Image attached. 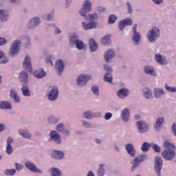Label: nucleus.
I'll return each instance as SVG.
<instances>
[{
	"instance_id": "1",
	"label": "nucleus",
	"mask_w": 176,
	"mask_h": 176,
	"mask_svg": "<svg viewBox=\"0 0 176 176\" xmlns=\"http://www.w3.org/2000/svg\"><path fill=\"white\" fill-rule=\"evenodd\" d=\"M164 147L168 149L164 150L162 153V157L166 159V160H171L175 156V152L171 149H175V146L174 144L170 142V141L166 140L164 143Z\"/></svg>"
},
{
	"instance_id": "2",
	"label": "nucleus",
	"mask_w": 176,
	"mask_h": 176,
	"mask_svg": "<svg viewBox=\"0 0 176 176\" xmlns=\"http://www.w3.org/2000/svg\"><path fill=\"white\" fill-rule=\"evenodd\" d=\"M98 19V15L97 14H89L87 16V20L88 21H91L90 23H82V27L84 30H91L93 28H97V22H94V20H97Z\"/></svg>"
},
{
	"instance_id": "3",
	"label": "nucleus",
	"mask_w": 176,
	"mask_h": 176,
	"mask_svg": "<svg viewBox=\"0 0 176 176\" xmlns=\"http://www.w3.org/2000/svg\"><path fill=\"white\" fill-rule=\"evenodd\" d=\"M91 10V2L88 0L85 1L83 3L82 8L80 10V14L85 17L86 16V13H89Z\"/></svg>"
},
{
	"instance_id": "4",
	"label": "nucleus",
	"mask_w": 176,
	"mask_h": 176,
	"mask_svg": "<svg viewBox=\"0 0 176 176\" xmlns=\"http://www.w3.org/2000/svg\"><path fill=\"white\" fill-rule=\"evenodd\" d=\"M21 42L19 40L14 41L12 43L11 48L10 50V56H16L17 53H19V50H20V45Z\"/></svg>"
},
{
	"instance_id": "5",
	"label": "nucleus",
	"mask_w": 176,
	"mask_h": 176,
	"mask_svg": "<svg viewBox=\"0 0 176 176\" xmlns=\"http://www.w3.org/2000/svg\"><path fill=\"white\" fill-rule=\"evenodd\" d=\"M144 160H146V155H140L137 156L133 160V165L132 166L131 170L134 171L137 167L140 165V163H142Z\"/></svg>"
},
{
	"instance_id": "6",
	"label": "nucleus",
	"mask_w": 176,
	"mask_h": 176,
	"mask_svg": "<svg viewBox=\"0 0 176 176\" xmlns=\"http://www.w3.org/2000/svg\"><path fill=\"white\" fill-rule=\"evenodd\" d=\"M155 171L158 176H161L160 170L163 168V160L160 157H155Z\"/></svg>"
},
{
	"instance_id": "7",
	"label": "nucleus",
	"mask_w": 176,
	"mask_h": 176,
	"mask_svg": "<svg viewBox=\"0 0 176 176\" xmlns=\"http://www.w3.org/2000/svg\"><path fill=\"white\" fill-rule=\"evenodd\" d=\"M90 79H91V77H90V76L82 74L79 76L77 79V85L78 86H85V85H86V83H87V82L90 80Z\"/></svg>"
},
{
	"instance_id": "8",
	"label": "nucleus",
	"mask_w": 176,
	"mask_h": 176,
	"mask_svg": "<svg viewBox=\"0 0 176 176\" xmlns=\"http://www.w3.org/2000/svg\"><path fill=\"white\" fill-rule=\"evenodd\" d=\"M137 126H138L139 133H146V131L149 130V126H148V124H146V122L144 121H138Z\"/></svg>"
},
{
	"instance_id": "9",
	"label": "nucleus",
	"mask_w": 176,
	"mask_h": 176,
	"mask_svg": "<svg viewBox=\"0 0 176 176\" xmlns=\"http://www.w3.org/2000/svg\"><path fill=\"white\" fill-rule=\"evenodd\" d=\"M23 65L28 72H32V65H31V58L26 56L23 61Z\"/></svg>"
},
{
	"instance_id": "10",
	"label": "nucleus",
	"mask_w": 176,
	"mask_h": 176,
	"mask_svg": "<svg viewBox=\"0 0 176 176\" xmlns=\"http://www.w3.org/2000/svg\"><path fill=\"white\" fill-rule=\"evenodd\" d=\"M58 97V89L56 87H54L48 94V98L50 101H55Z\"/></svg>"
},
{
	"instance_id": "11",
	"label": "nucleus",
	"mask_w": 176,
	"mask_h": 176,
	"mask_svg": "<svg viewBox=\"0 0 176 176\" xmlns=\"http://www.w3.org/2000/svg\"><path fill=\"white\" fill-rule=\"evenodd\" d=\"M133 41L135 42V45H138V43L140 42V40L141 39V34L140 33L137 32V25H133Z\"/></svg>"
},
{
	"instance_id": "12",
	"label": "nucleus",
	"mask_w": 176,
	"mask_h": 176,
	"mask_svg": "<svg viewBox=\"0 0 176 176\" xmlns=\"http://www.w3.org/2000/svg\"><path fill=\"white\" fill-rule=\"evenodd\" d=\"M55 69L58 75L63 74V70L64 69V62L61 60H58L55 64Z\"/></svg>"
},
{
	"instance_id": "13",
	"label": "nucleus",
	"mask_w": 176,
	"mask_h": 176,
	"mask_svg": "<svg viewBox=\"0 0 176 176\" xmlns=\"http://www.w3.org/2000/svg\"><path fill=\"white\" fill-rule=\"evenodd\" d=\"M126 25H133V21L130 19H126L121 21L119 23L120 30H124Z\"/></svg>"
},
{
	"instance_id": "14",
	"label": "nucleus",
	"mask_w": 176,
	"mask_h": 176,
	"mask_svg": "<svg viewBox=\"0 0 176 176\" xmlns=\"http://www.w3.org/2000/svg\"><path fill=\"white\" fill-rule=\"evenodd\" d=\"M125 148L130 156L135 157V148H134V146H133V144H126Z\"/></svg>"
},
{
	"instance_id": "15",
	"label": "nucleus",
	"mask_w": 176,
	"mask_h": 176,
	"mask_svg": "<svg viewBox=\"0 0 176 176\" xmlns=\"http://www.w3.org/2000/svg\"><path fill=\"white\" fill-rule=\"evenodd\" d=\"M50 138L56 144H61V139L60 138V135L56 132V131H52L50 133Z\"/></svg>"
},
{
	"instance_id": "16",
	"label": "nucleus",
	"mask_w": 176,
	"mask_h": 176,
	"mask_svg": "<svg viewBox=\"0 0 176 176\" xmlns=\"http://www.w3.org/2000/svg\"><path fill=\"white\" fill-rule=\"evenodd\" d=\"M115 56V51L112 50H109L107 51V52L104 54V60L106 63H109V60L111 58H113Z\"/></svg>"
},
{
	"instance_id": "17",
	"label": "nucleus",
	"mask_w": 176,
	"mask_h": 176,
	"mask_svg": "<svg viewBox=\"0 0 176 176\" xmlns=\"http://www.w3.org/2000/svg\"><path fill=\"white\" fill-rule=\"evenodd\" d=\"M39 23H41L39 18H34L28 23V27L29 28H35V27L39 25Z\"/></svg>"
},
{
	"instance_id": "18",
	"label": "nucleus",
	"mask_w": 176,
	"mask_h": 176,
	"mask_svg": "<svg viewBox=\"0 0 176 176\" xmlns=\"http://www.w3.org/2000/svg\"><path fill=\"white\" fill-rule=\"evenodd\" d=\"M25 166L27 168L30 170V171H33L34 173H41V170L35 166L32 162H28L25 163Z\"/></svg>"
},
{
	"instance_id": "19",
	"label": "nucleus",
	"mask_w": 176,
	"mask_h": 176,
	"mask_svg": "<svg viewBox=\"0 0 176 176\" xmlns=\"http://www.w3.org/2000/svg\"><path fill=\"white\" fill-rule=\"evenodd\" d=\"M155 60L157 63H158V64H161V65H166V64H167V61H166V58L161 54H156Z\"/></svg>"
},
{
	"instance_id": "20",
	"label": "nucleus",
	"mask_w": 176,
	"mask_h": 176,
	"mask_svg": "<svg viewBox=\"0 0 176 176\" xmlns=\"http://www.w3.org/2000/svg\"><path fill=\"white\" fill-rule=\"evenodd\" d=\"M34 75L37 79H42L44 76H46V72L43 71V69L36 70L34 72Z\"/></svg>"
},
{
	"instance_id": "21",
	"label": "nucleus",
	"mask_w": 176,
	"mask_h": 176,
	"mask_svg": "<svg viewBox=\"0 0 176 176\" xmlns=\"http://www.w3.org/2000/svg\"><path fill=\"white\" fill-rule=\"evenodd\" d=\"M89 46L91 52H96L98 49V45H97V43L94 39H89Z\"/></svg>"
},
{
	"instance_id": "22",
	"label": "nucleus",
	"mask_w": 176,
	"mask_h": 176,
	"mask_svg": "<svg viewBox=\"0 0 176 176\" xmlns=\"http://www.w3.org/2000/svg\"><path fill=\"white\" fill-rule=\"evenodd\" d=\"M118 96L120 98H124L129 96V89L126 88H122L120 89L118 92Z\"/></svg>"
},
{
	"instance_id": "23",
	"label": "nucleus",
	"mask_w": 176,
	"mask_h": 176,
	"mask_svg": "<svg viewBox=\"0 0 176 176\" xmlns=\"http://www.w3.org/2000/svg\"><path fill=\"white\" fill-rule=\"evenodd\" d=\"M56 130L59 133H62L64 135H69V131L68 130L64 129V125L63 124H59L56 126Z\"/></svg>"
},
{
	"instance_id": "24",
	"label": "nucleus",
	"mask_w": 176,
	"mask_h": 176,
	"mask_svg": "<svg viewBox=\"0 0 176 176\" xmlns=\"http://www.w3.org/2000/svg\"><path fill=\"white\" fill-rule=\"evenodd\" d=\"M122 116L124 122H129L130 119V110H129L128 109H125L122 112Z\"/></svg>"
},
{
	"instance_id": "25",
	"label": "nucleus",
	"mask_w": 176,
	"mask_h": 176,
	"mask_svg": "<svg viewBox=\"0 0 176 176\" xmlns=\"http://www.w3.org/2000/svg\"><path fill=\"white\" fill-rule=\"evenodd\" d=\"M52 157L54 159H63L64 157V153L61 151H54L52 153Z\"/></svg>"
},
{
	"instance_id": "26",
	"label": "nucleus",
	"mask_w": 176,
	"mask_h": 176,
	"mask_svg": "<svg viewBox=\"0 0 176 176\" xmlns=\"http://www.w3.org/2000/svg\"><path fill=\"white\" fill-rule=\"evenodd\" d=\"M164 123V118H158L155 122V130L159 131L160 130V127H162V124Z\"/></svg>"
},
{
	"instance_id": "27",
	"label": "nucleus",
	"mask_w": 176,
	"mask_h": 176,
	"mask_svg": "<svg viewBox=\"0 0 176 176\" xmlns=\"http://www.w3.org/2000/svg\"><path fill=\"white\" fill-rule=\"evenodd\" d=\"M19 78L23 83H27L28 82V74L25 72H21Z\"/></svg>"
},
{
	"instance_id": "28",
	"label": "nucleus",
	"mask_w": 176,
	"mask_h": 176,
	"mask_svg": "<svg viewBox=\"0 0 176 176\" xmlns=\"http://www.w3.org/2000/svg\"><path fill=\"white\" fill-rule=\"evenodd\" d=\"M74 43L78 50H82L85 49V44L83 43V41L76 39L74 41Z\"/></svg>"
},
{
	"instance_id": "29",
	"label": "nucleus",
	"mask_w": 176,
	"mask_h": 176,
	"mask_svg": "<svg viewBox=\"0 0 176 176\" xmlns=\"http://www.w3.org/2000/svg\"><path fill=\"white\" fill-rule=\"evenodd\" d=\"M147 36L149 42H153L155 41V28H153L152 30L148 33Z\"/></svg>"
},
{
	"instance_id": "30",
	"label": "nucleus",
	"mask_w": 176,
	"mask_h": 176,
	"mask_svg": "<svg viewBox=\"0 0 176 176\" xmlns=\"http://www.w3.org/2000/svg\"><path fill=\"white\" fill-rule=\"evenodd\" d=\"M101 43L102 45L106 46L111 43V36L109 34L106 35L103 38L101 39Z\"/></svg>"
},
{
	"instance_id": "31",
	"label": "nucleus",
	"mask_w": 176,
	"mask_h": 176,
	"mask_svg": "<svg viewBox=\"0 0 176 176\" xmlns=\"http://www.w3.org/2000/svg\"><path fill=\"white\" fill-rule=\"evenodd\" d=\"M8 17V11L0 10V20L1 21H6Z\"/></svg>"
},
{
	"instance_id": "32",
	"label": "nucleus",
	"mask_w": 176,
	"mask_h": 176,
	"mask_svg": "<svg viewBox=\"0 0 176 176\" xmlns=\"http://www.w3.org/2000/svg\"><path fill=\"white\" fill-rule=\"evenodd\" d=\"M0 108H1V109H10L12 104L6 102H0Z\"/></svg>"
},
{
	"instance_id": "33",
	"label": "nucleus",
	"mask_w": 176,
	"mask_h": 176,
	"mask_svg": "<svg viewBox=\"0 0 176 176\" xmlns=\"http://www.w3.org/2000/svg\"><path fill=\"white\" fill-rule=\"evenodd\" d=\"M10 97L11 98H14L16 102H20V98L19 97V96H17V93H16V91L11 90Z\"/></svg>"
},
{
	"instance_id": "34",
	"label": "nucleus",
	"mask_w": 176,
	"mask_h": 176,
	"mask_svg": "<svg viewBox=\"0 0 176 176\" xmlns=\"http://www.w3.org/2000/svg\"><path fill=\"white\" fill-rule=\"evenodd\" d=\"M19 134L24 138H31V134L28 130H19Z\"/></svg>"
},
{
	"instance_id": "35",
	"label": "nucleus",
	"mask_w": 176,
	"mask_h": 176,
	"mask_svg": "<svg viewBox=\"0 0 176 176\" xmlns=\"http://www.w3.org/2000/svg\"><path fill=\"white\" fill-rule=\"evenodd\" d=\"M143 94L145 98H152V92L148 88H144L143 89Z\"/></svg>"
},
{
	"instance_id": "36",
	"label": "nucleus",
	"mask_w": 176,
	"mask_h": 176,
	"mask_svg": "<svg viewBox=\"0 0 176 176\" xmlns=\"http://www.w3.org/2000/svg\"><path fill=\"white\" fill-rule=\"evenodd\" d=\"M21 91L23 93V95L25 96V97H30V89H28V87L27 86H23L21 88Z\"/></svg>"
},
{
	"instance_id": "37",
	"label": "nucleus",
	"mask_w": 176,
	"mask_h": 176,
	"mask_svg": "<svg viewBox=\"0 0 176 176\" xmlns=\"http://www.w3.org/2000/svg\"><path fill=\"white\" fill-rule=\"evenodd\" d=\"M151 148V144L148 142H144L141 146L142 152H148Z\"/></svg>"
},
{
	"instance_id": "38",
	"label": "nucleus",
	"mask_w": 176,
	"mask_h": 176,
	"mask_svg": "<svg viewBox=\"0 0 176 176\" xmlns=\"http://www.w3.org/2000/svg\"><path fill=\"white\" fill-rule=\"evenodd\" d=\"M52 176H61V171L56 168H52Z\"/></svg>"
},
{
	"instance_id": "39",
	"label": "nucleus",
	"mask_w": 176,
	"mask_h": 176,
	"mask_svg": "<svg viewBox=\"0 0 176 176\" xmlns=\"http://www.w3.org/2000/svg\"><path fill=\"white\" fill-rule=\"evenodd\" d=\"M105 173V170L104 169V164H100L99 166V168L98 170V176H104V173Z\"/></svg>"
},
{
	"instance_id": "40",
	"label": "nucleus",
	"mask_w": 176,
	"mask_h": 176,
	"mask_svg": "<svg viewBox=\"0 0 176 176\" xmlns=\"http://www.w3.org/2000/svg\"><path fill=\"white\" fill-rule=\"evenodd\" d=\"M153 67H149V66H146L144 68V72L146 74H148V75H152L154 72Z\"/></svg>"
},
{
	"instance_id": "41",
	"label": "nucleus",
	"mask_w": 176,
	"mask_h": 176,
	"mask_svg": "<svg viewBox=\"0 0 176 176\" xmlns=\"http://www.w3.org/2000/svg\"><path fill=\"white\" fill-rule=\"evenodd\" d=\"M6 175H14L16 174V169H6L4 171Z\"/></svg>"
},
{
	"instance_id": "42",
	"label": "nucleus",
	"mask_w": 176,
	"mask_h": 176,
	"mask_svg": "<svg viewBox=\"0 0 176 176\" xmlns=\"http://www.w3.org/2000/svg\"><path fill=\"white\" fill-rule=\"evenodd\" d=\"M112 75L107 73L106 75H104V80L105 82H108L109 83H112Z\"/></svg>"
},
{
	"instance_id": "43",
	"label": "nucleus",
	"mask_w": 176,
	"mask_h": 176,
	"mask_svg": "<svg viewBox=\"0 0 176 176\" xmlns=\"http://www.w3.org/2000/svg\"><path fill=\"white\" fill-rule=\"evenodd\" d=\"M155 97H162V96H163V94H164V91H163V89H155Z\"/></svg>"
},
{
	"instance_id": "44",
	"label": "nucleus",
	"mask_w": 176,
	"mask_h": 176,
	"mask_svg": "<svg viewBox=\"0 0 176 176\" xmlns=\"http://www.w3.org/2000/svg\"><path fill=\"white\" fill-rule=\"evenodd\" d=\"M116 20H118V17H116V16L111 15L109 17V24H113V23L116 21Z\"/></svg>"
},
{
	"instance_id": "45",
	"label": "nucleus",
	"mask_w": 176,
	"mask_h": 176,
	"mask_svg": "<svg viewBox=\"0 0 176 176\" xmlns=\"http://www.w3.org/2000/svg\"><path fill=\"white\" fill-rule=\"evenodd\" d=\"M12 152H13V147H12V145L7 144L6 153H8V155H12Z\"/></svg>"
},
{
	"instance_id": "46",
	"label": "nucleus",
	"mask_w": 176,
	"mask_h": 176,
	"mask_svg": "<svg viewBox=\"0 0 176 176\" xmlns=\"http://www.w3.org/2000/svg\"><path fill=\"white\" fill-rule=\"evenodd\" d=\"M84 116L86 118V119H92L93 118V114L90 111H87L84 113Z\"/></svg>"
},
{
	"instance_id": "47",
	"label": "nucleus",
	"mask_w": 176,
	"mask_h": 176,
	"mask_svg": "<svg viewBox=\"0 0 176 176\" xmlns=\"http://www.w3.org/2000/svg\"><path fill=\"white\" fill-rule=\"evenodd\" d=\"M165 87L168 91H171L172 93H175L176 91V87H168L167 84H166Z\"/></svg>"
},
{
	"instance_id": "48",
	"label": "nucleus",
	"mask_w": 176,
	"mask_h": 176,
	"mask_svg": "<svg viewBox=\"0 0 176 176\" xmlns=\"http://www.w3.org/2000/svg\"><path fill=\"white\" fill-rule=\"evenodd\" d=\"M92 91L94 94L98 96V87L93 86L91 87Z\"/></svg>"
},
{
	"instance_id": "49",
	"label": "nucleus",
	"mask_w": 176,
	"mask_h": 176,
	"mask_svg": "<svg viewBox=\"0 0 176 176\" xmlns=\"http://www.w3.org/2000/svg\"><path fill=\"white\" fill-rule=\"evenodd\" d=\"M104 70L107 71V72H112V67H111L108 65H104Z\"/></svg>"
},
{
	"instance_id": "50",
	"label": "nucleus",
	"mask_w": 176,
	"mask_h": 176,
	"mask_svg": "<svg viewBox=\"0 0 176 176\" xmlns=\"http://www.w3.org/2000/svg\"><path fill=\"white\" fill-rule=\"evenodd\" d=\"M16 168L18 171H20V170H23V165L19 164L18 163H15Z\"/></svg>"
},
{
	"instance_id": "51",
	"label": "nucleus",
	"mask_w": 176,
	"mask_h": 176,
	"mask_svg": "<svg viewBox=\"0 0 176 176\" xmlns=\"http://www.w3.org/2000/svg\"><path fill=\"white\" fill-rule=\"evenodd\" d=\"M112 118V113H107L105 114L104 118L106 119V120H109V119Z\"/></svg>"
},
{
	"instance_id": "52",
	"label": "nucleus",
	"mask_w": 176,
	"mask_h": 176,
	"mask_svg": "<svg viewBox=\"0 0 176 176\" xmlns=\"http://www.w3.org/2000/svg\"><path fill=\"white\" fill-rule=\"evenodd\" d=\"M45 61H46L47 64L53 65V61H52V58H50V57L47 58Z\"/></svg>"
},
{
	"instance_id": "53",
	"label": "nucleus",
	"mask_w": 176,
	"mask_h": 176,
	"mask_svg": "<svg viewBox=\"0 0 176 176\" xmlns=\"http://www.w3.org/2000/svg\"><path fill=\"white\" fill-rule=\"evenodd\" d=\"M160 35V30L159 29L155 28V37L157 38Z\"/></svg>"
},
{
	"instance_id": "54",
	"label": "nucleus",
	"mask_w": 176,
	"mask_h": 176,
	"mask_svg": "<svg viewBox=\"0 0 176 176\" xmlns=\"http://www.w3.org/2000/svg\"><path fill=\"white\" fill-rule=\"evenodd\" d=\"M6 43V39L3 38H0V46H3V45H5Z\"/></svg>"
},
{
	"instance_id": "55",
	"label": "nucleus",
	"mask_w": 176,
	"mask_h": 176,
	"mask_svg": "<svg viewBox=\"0 0 176 176\" xmlns=\"http://www.w3.org/2000/svg\"><path fill=\"white\" fill-rule=\"evenodd\" d=\"M155 152L160 153L162 149L160 148V147L159 146H157V144H155Z\"/></svg>"
},
{
	"instance_id": "56",
	"label": "nucleus",
	"mask_w": 176,
	"mask_h": 176,
	"mask_svg": "<svg viewBox=\"0 0 176 176\" xmlns=\"http://www.w3.org/2000/svg\"><path fill=\"white\" fill-rule=\"evenodd\" d=\"M172 131H173V134L175 135H176V124L174 123L173 125H172Z\"/></svg>"
},
{
	"instance_id": "57",
	"label": "nucleus",
	"mask_w": 176,
	"mask_h": 176,
	"mask_svg": "<svg viewBox=\"0 0 176 176\" xmlns=\"http://www.w3.org/2000/svg\"><path fill=\"white\" fill-rule=\"evenodd\" d=\"M126 4H127V6H128L129 13H131V12H133V9L131 8V5L129 2H127Z\"/></svg>"
},
{
	"instance_id": "58",
	"label": "nucleus",
	"mask_w": 176,
	"mask_h": 176,
	"mask_svg": "<svg viewBox=\"0 0 176 176\" xmlns=\"http://www.w3.org/2000/svg\"><path fill=\"white\" fill-rule=\"evenodd\" d=\"M13 142V139L12 138H8L7 139V145H10Z\"/></svg>"
},
{
	"instance_id": "59",
	"label": "nucleus",
	"mask_w": 176,
	"mask_h": 176,
	"mask_svg": "<svg viewBox=\"0 0 176 176\" xmlns=\"http://www.w3.org/2000/svg\"><path fill=\"white\" fill-rule=\"evenodd\" d=\"M8 61H9L8 58H4V60H2L0 61V64H6V63H8Z\"/></svg>"
},
{
	"instance_id": "60",
	"label": "nucleus",
	"mask_w": 176,
	"mask_h": 176,
	"mask_svg": "<svg viewBox=\"0 0 176 176\" xmlns=\"http://www.w3.org/2000/svg\"><path fill=\"white\" fill-rule=\"evenodd\" d=\"M82 126L84 127L89 128V127H90V124L87 123V122H82Z\"/></svg>"
},
{
	"instance_id": "61",
	"label": "nucleus",
	"mask_w": 176,
	"mask_h": 176,
	"mask_svg": "<svg viewBox=\"0 0 176 176\" xmlns=\"http://www.w3.org/2000/svg\"><path fill=\"white\" fill-rule=\"evenodd\" d=\"M164 0H155V3L156 5H160V3H163Z\"/></svg>"
},
{
	"instance_id": "62",
	"label": "nucleus",
	"mask_w": 176,
	"mask_h": 176,
	"mask_svg": "<svg viewBox=\"0 0 176 176\" xmlns=\"http://www.w3.org/2000/svg\"><path fill=\"white\" fill-rule=\"evenodd\" d=\"M54 117H50L49 119H48V122H50V123H56L54 121Z\"/></svg>"
},
{
	"instance_id": "63",
	"label": "nucleus",
	"mask_w": 176,
	"mask_h": 176,
	"mask_svg": "<svg viewBox=\"0 0 176 176\" xmlns=\"http://www.w3.org/2000/svg\"><path fill=\"white\" fill-rule=\"evenodd\" d=\"M4 129H5V125L3 124H0V133L1 131H3Z\"/></svg>"
},
{
	"instance_id": "64",
	"label": "nucleus",
	"mask_w": 176,
	"mask_h": 176,
	"mask_svg": "<svg viewBox=\"0 0 176 176\" xmlns=\"http://www.w3.org/2000/svg\"><path fill=\"white\" fill-rule=\"evenodd\" d=\"M87 176H94V174L92 172H89V173L87 174Z\"/></svg>"
}]
</instances>
